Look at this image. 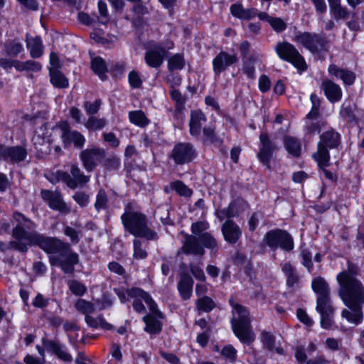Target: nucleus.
Listing matches in <instances>:
<instances>
[{
    "mask_svg": "<svg viewBox=\"0 0 364 364\" xmlns=\"http://www.w3.org/2000/svg\"><path fill=\"white\" fill-rule=\"evenodd\" d=\"M54 130L56 131V134H60L61 136H82L79 132L71 131L70 124L65 121L60 122L57 124Z\"/></svg>",
    "mask_w": 364,
    "mask_h": 364,
    "instance_id": "43",
    "label": "nucleus"
},
{
    "mask_svg": "<svg viewBox=\"0 0 364 364\" xmlns=\"http://www.w3.org/2000/svg\"><path fill=\"white\" fill-rule=\"evenodd\" d=\"M282 271L286 277V285L289 288H291L299 283V276L295 267L290 262L284 263L282 267Z\"/></svg>",
    "mask_w": 364,
    "mask_h": 364,
    "instance_id": "31",
    "label": "nucleus"
},
{
    "mask_svg": "<svg viewBox=\"0 0 364 364\" xmlns=\"http://www.w3.org/2000/svg\"><path fill=\"white\" fill-rule=\"evenodd\" d=\"M321 89L331 102H338L342 97L341 87L331 80H325L321 83Z\"/></svg>",
    "mask_w": 364,
    "mask_h": 364,
    "instance_id": "23",
    "label": "nucleus"
},
{
    "mask_svg": "<svg viewBox=\"0 0 364 364\" xmlns=\"http://www.w3.org/2000/svg\"><path fill=\"white\" fill-rule=\"evenodd\" d=\"M179 277L177 284L178 294L183 301L189 300L193 294V279L187 272H181Z\"/></svg>",
    "mask_w": 364,
    "mask_h": 364,
    "instance_id": "21",
    "label": "nucleus"
},
{
    "mask_svg": "<svg viewBox=\"0 0 364 364\" xmlns=\"http://www.w3.org/2000/svg\"><path fill=\"white\" fill-rule=\"evenodd\" d=\"M296 316L298 320L306 326L310 327L314 324L313 320L309 317L304 309L298 308L296 309Z\"/></svg>",
    "mask_w": 364,
    "mask_h": 364,
    "instance_id": "57",
    "label": "nucleus"
},
{
    "mask_svg": "<svg viewBox=\"0 0 364 364\" xmlns=\"http://www.w3.org/2000/svg\"><path fill=\"white\" fill-rule=\"evenodd\" d=\"M51 83L58 88H65L68 86V80L58 69L50 68Z\"/></svg>",
    "mask_w": 364,
    "mask_h": 364,
    "instance_id": "39",
    "label": "nucleus"
},
{
    "mask_svg": "<svg viewBox=\"0 0 364 364\" xmlns=\"http://www.w3.org/2000/svg\"><path fill=\"white\" fill-rule=\"evenodd\" d=\"M272 28L277 33H281L287 28L286 23L280 18L272 17L269 22Z\"/></svg>",
    "mask_w": 364,
    "mask_h": 364,
    "instance_id": "60",
    "label": "nucleus"
},
{
    "mask_svg": "<svg viewBox=\"0 0 364 364\" xmlns=\"http://www.w3.org/2000/svg\"><path fill=\"white\" fill-rule=\"evenodd\" d=\"M259 151L257 153V158L259 162L267 169L272 168L271 161L274 153L278 150L275 142L271 138H259Z\"/></svg>",
    "mask_w": 364,
    "mask_h": 364,
    "instance_id": "14",
    "label": "nucleus"
},
{
    "mask_svg": "<svg viewBox=\"0 0 364 364\" xmlns=\"http://www.w3.org/2000/svg\"><path fill=\"white\" fill-rule=\"evenodd\" d=\"M274 50L282 60L291 63L300 73L307 69L304 57L292 44L285 41L278 42Z\"/></svg>",
    "mask_w": 364,
    "mask_h": 364,
    "instance_id": "11",
    "label": "nucleus"
},
{
    "mask_svg": "<svg viewBox=\"0 0 364 364\" xmlns=\"http://www.w3.org/2000/svg\"><path fill=\"white\" fill-rule=\"evenodd\" d=\"M259 224V213L254 212L247 220L248 230L250 232H254Z\"/></svg>",
    "mask_w": 364,
    "mask_h": 364,
    "instance_id": "64",
    "label": "nucleus"
},
{
    "mask_svg": "<svg viewBox=\"0 0 364 364\" xmlns=\"http://www.w3.org/2000/svg\"><path fill=\"white\" fill-rule=\"evenodd\" d=\"M328 71L331 75L341 79L346 85L350 86L355 82L356 75L350 70L341 68L332 64L329 65Z\"/></svg>",
    "mask_w": 364,
    "mask_h": 364,
    "instance_id": "22",
    "label": "nucleus"
},
{
    "mask_svg": "<svg viewBox=\"0 0 364 364\" xmlns=\"http://www.w3.org/2000/svg\"><path fill=\"white\" fill-rule=\"evenodd\" d=\"M49 304V299H46L41 293H38L34 298L32 305L38 309H44Z\"/></svg>",
    "mask_w": 364,
    "mask_h": 364,
    "instance_id": "63",
    "label": "nucleus"
},
{
    "mask_svg": "<svg viewBox=\"0 0 364 364\" xmlns=\"http://www.w3.org/2000/svg\"><path fill=\"white\" fill-rule=\"evenodd\" d=\"M185 66V60L181 54H175L168 60V68L170 71L181 70Z\"/></svg>",
    "mask_w": 364,
    "mask_h": 364,
    "instance_id": "49",
    "label": "nucleus"
},
{
    "mask_svg": "<svg viewBox=\"0 0 364 364\" xmlns=\"http://www.w3.org/2000/svg\"><path fill=\"white\" fill-rule=\"evenodd\" d=\"M26 44L28 49L30 50L31 56L33 58H40L43 54V46L41 38L39 36L35 38L29 37L26 35Z\"/></svg>",
    "mask_w": 364,
    "mask_h": 364,
    "instance_id": "32",
    "label": "nucleus"
},
{
    "mask_svg": "<svg viewBox=\"0 0 364 364\" xmlns=\"http://www.w3.org/2000/svg\"><path fill=\"white\" fill-rule=\"evenodd\" d=\"M312 158L317 162L318 168L328 167L330 165L329 150L320 141L317 144V151L312 154Z\"/></svg>",
    "mask_w": 364,
    "mask_h": 364,
    "instance_id": "26",
    "label": "nucleus"
},
{
    "mask_svg": "<svg viewBox=\"0 0 364 364\" xmlns=\"http://www.w3.org/2000/svg\"><path fill=\"white\" fill-rule=\"evenodd\" d=\"M102 166L108 171L118 170L121 165L120 159L116 156H111L109 157L102 159Z\"/></svg>",
    "mask_w": 364,
    "mask_h": 364,
    "instance_id": "50",
    "label": "nucleus"
},
{
    "mask_svg": "<svg viewBox=\"0 0 364 364\" xmlns=\"http://www.w3.org/2000/svg\"><path fill=\"white\" fill-rule=\"evenodd\" d=\"M75 307L77 311L85 316L90 315V314H92L95 311L94 304L83 299H79L76 301Z\"/></svg>",
    "mask_w": 364,
    "mask_h": 364,
    "instance_id": "44",
    "label": "nucleus"
},
{
    "mask_svg": "<svg viewBox=\"0 0 364 364\" xmlns=\"http://www.w3.org/2000/svg\"><path fill=\"white\" fill-rule=\"evenodd\" d=\"M338 296L348 308L364 304V286L352 272L342 271L337 274Z\"/></svg>",
    "mask_w": 364,
    "mask_h": 364,
    "instance_id": "5",
    "label": "nucleus"
},
{
    "mask_svg": "<svg viewBox=\"0 0 364 364\" xmlns=\"http://www.w3.org/2000/svg\"><path fill=\"white\" fill-rule=\"evenodd\" d=\"M105 156V150L96 146L85 149L80 154V159L82 166L87 173L92 172L99 164L102 163Z\"/></svg>",
    "mask_w": 364,
    "mask_h": 364,
    "instance_id": "12",
    "label": "nucleus"
},
{
    "mask_svg": "<svg viewBox=\"0 0 364 364\" xmlns=\"http://www.w3.org/2000/svg\"><path fill=\"white\" fill-rule=\"evenodd\" d=\"M249 206L248 202L242 196H237L228 204L230 211L232 214L235 215V218L238 217L240 213L245 212Z\"/></svg>",
    "mask_w": 364,
    "mask_h": 364,
    "instance_id": "33",
    "label": "nucleus"
},
{
    "mask_svg": "<svg viewBox=\"0 0 364 364\" xmlns=\"http://www.w3.org/2000/svg\"><path fill=\"white\" fill-rule=\"evenodd\" d=\"M224 240L230 245L236 244L242 236V230L232 220H226L221 227Z\"/></svg>",
    "mask_w": 364,
    "mask_h": 364,
    "instance_id": "19",
    "label": "nucleus"
},
{
    "mask_svg": "<svg viewBox=\"0 0 364 364\" xmlns=\"http://www.w3.org/2000/svg\"><path fill=\"white\" fill-rule=\"evenodd\" d=\"M105 125V121L103 119H97L94 117H90L86 123V127L92 130L101 129Z\"/></svg>",
    "mask_w": 364,
    "mask_h": 364,
    "instance_id": "58",
    "label": "nucleus"
},
{
    "mask_svg": "<svg viewBox=\"0 0 364 364\" xmlns=\"http://www.w3.org/2000/svg\"><path fill=\"white\" fill-rule=\"evenodd\" d=\"M237 56L235 54H230L225 51L220 52L213 60V71L215 75H219L228 67L237 63Z\"/></svg>",
    "mask_w": 364,
    "mask_h": 364,
    "instance_id": "17",
    "label": "nucleus"
},
{
    "mask_svg": "<svg viewBox=\"0 0 364 364\" xmlns=\"http://www.w3.org/2000/svg\"><path fill=\"white\" fill-rule=\"evenodd\" d=\"M229 305L238 314V318L231 320L232 329L239 341L247 346H250L255 340V334L251 326L249 312L245 306L235 303L232 298L228 300Z\"/></svg>",
    "mask_w": 364,
    "mask_h": 364,
    "instance_id": "6",
    "label": "nucleus"
},
{
    "mask_svg": "<svg viewBox=\"0 0 364 364\" xmlns=\"http://www.w3.org/2000/svg\"><path fill=\"white\" fill-rule=\"evenodd\" d=\"M133 257L136 259H144L148 257V252L142 248V242L138 238L133 240Z\"/></svg>",
    "mask_w": 364,
    "mask_h": 364,
    "instance_id": "51",
    "label": "nucleus"
},
{
    "mask_svg": "<svg viewBox=\"0 0 364 364\" xmlns=\"http://www.w3.org/2000/svg\"><path fill=\"white\" fill-rule=\"evenodd\" d=\"M73 198L81 208L87 206L90 202L89 196L83 191L76 192Z\"/></svg>",
    "mask_w": 364,
    "mask_h": 364,
    "instance_id": "59",
    "label": "nucleus"
},
{
    "mask_svg": "<svg viewBox=\"0 0 364 364\" xmlns=\"http://www.w3.org/2000/svg\"><path fill=\"white\" fill-rule=\"evenodd\" d=\"M324 125H321L318 122H313L312 121H306V134L315 135L319 134L321 131L322 134L320 136H333L335 132L331 128L324 130Z\"/></svg>",
    "mask_w": 364,
    "mask_h": 364,
    "instance_id": "30",
    "label": "nucleus"
},
{
    "mask_svg": "<svg viewBox=\"0 0 364 364\" xmlns=\"http://www.w3.org/2000/svg\"><path fill=\"white\" fill-rule=\"evenodd\" d=\"M131 291L132 296H139L147 304L150 312L146 315H154L161 319L165 318V314L159 309L157 303L148 291L142 288H133Z\"/></svg>",
    "mask_w": 364,
    "mask_h": 364,
    "instance_id": "18",
    "label": "nucleus"
},
{
    "mask_svg": "<svg viewBox=\"0 0 364 364\" xmlns=\"http://www.w3.org/2000/svg\"><path fill=\"white\" fill-rule=\"evenodd\" d=\"M4 48L6 53L13 57L17 56L23 50L22 44L16 40L6 43Z\"/></svg>",
    "mask_w": 364,
    "mask_h": 364,
    "instance_id": "47",
    "label": "nucleus"
},
{
    "mask_svg": "<svg viewBox=\"0 0 364 364\" xmlns=\"http://www.w3.org/2000/svg\"><path fill=\"white\" fill-rule=\"evenodd\" d=\"M220 354L231 363H235L237 359V350L231 344L224 346L221 349Z\"/></svg>",
    "mask_w": 364,
    "mask_h": 364,
    "instance_id": "48",
    "label": "nucleus"
},
{
    "mask_svg": "<svg viewBox=\"0 0 364 364\" xmlns=\"http://www.w3.org/2000/svg\"><path fill=\"white\" fill-rule=\"evenodd\" d=\"M284 144L287 152L294 157H299L301 154V144L297 138H283Z\"/></svg>",
    "mask_w": 364,
    "mask_h": 364,
    "instance_id": "38",
    "label": "nucleus"
},
{
    "mask_svg": "<svg viewBox=\"0 0 364 364\" xmlns=\"http://www.w3.org/2000/svg\"><path fill=\"white\" fill-rule=\"evenodd\" d=\"M166 55V48L161 45L156 44L146 51L144 60L149 67L159 68L163 64Z\"/></svg>",
    "mask_w": 364,
    "mask_h": 364,
    "instance_id": "16",
    "label": "nucleus"
},
{
    "mask_svg": "<svg viewBox=\"0 0 364 364\" xmlns=\"http://www.w3.org/2000/svg\"><path fill=\"white\" fill-rule=\"evenodd\" d=\"M261 55L253 53L247 58L242 59V71L249 77L254 78L255 68V64L260 62Z\"/></svg>",
    "mask_w": 364,
    "mask_h": 364,
    "instance_id": "28",
    "label": "nucleus"
},
{
    "mask_svg": "<svg viewBox=\"0 0 364 364\" xmlns=\"http://www.w3.org/2000/svg\"><path fill=\"white\" fill-rule=\"evenodd\" d=\"M133 288H138L137 287H132L131 288L124 287H114L113 288L114 293L118 296L121 304H127L132 299V292L131 289Z\"/></svg>",
    "mask_w": 364,
    "mask_h": 364,
    "instance_id": "45",
    "label": "nucleus"
},
{
    "mask_svg": "<svg viewBox=\"0 0 364 364\" xmlns=\"http://www.w3.org/2000/svg\"><path fill=\"white\" fill-rule=\"evenodd\" d=\"M91 68L102 80L107 78V68L105 61L102 58L98 56L93 58L91 60Z\"/></svg>",
    "mask_w": 364,
    "mask_h": 364,
    "instance_id": "37",
    "label": "nucleus"
},
{
    "mask_svg": "<svg viewBox=\"0 0 364 364\" xmlns=\"http://www.w3.org/2000/svg\"><path fill=\"white\" fill-rule=\"evenodd\" d=\"M329 3L330 11L333 15L335 19L346 18L349 12L346 7L341 5V0H328Z\"/></svg>",
    "mask_w": 364,
    "mask_h": 364,
    "instance_id": "35",
    "label": "nucleus"
},
{
    "mask_svg": "<svg viewBox=\"0 0 364 364\" xmlns=\"http://www.w3.org/2000/svg\"><path fill=\"white\" fill-rule=\"evenodd\" d=\"M158 316L154 315H145L142 317V321L145 326L144 331L151 336L159 335L163 330V322Z\"/></svg>",
    "mask_w": 364,
    "mask_h": 364,
    "instance_id": "24",
    "label": "nucleus"
},
{
    "mask_svg": "<svg viewBox=\"0 0 364 364\" xmlns=\"http://www.w3.org/2000/svg\"><path fill=\"white\" fill-rule=\"evenodd\" d=\"M28 155L27 149L22 146H5L0 144V161H4L10 164L23 162Z\"/></svg>",
    "mask_w": 364,
    "mask_h": 364,
    "instance_id": "13",
    "label": "nucleus"
},
{
    "mask_svg": "<svg viewBox=\"0 0 364 364\" xmlns=\"http://www.w3.org/2000/svg\"><path fill=\"white\" fill-rule=\"evenodd\" d=\"M108 197L106 191L101 188L97 193L96 201L95 203V208L99 213L101 210H105L108 205Z\"/></svg>",
    "mask_w": 364,
    "mask_h": 364,
    "instance_id": "46",
    "label": "nucleus"
},
{
    "mask_svg": "<svg viewBox=\"0 0 364 364\" xmlns=\"http://www.w3.org/2000/svg\"><path fill=\"white\" fill-rule=\"evenodd\" d=\"M300 256L301 258V263L306 267L309 272H311L314 268V264L312 262V254L308 248L301 250Z\"/></svg>",
    "mask_w": 364,
    "mask_h": 364,
    "instance_id": "54",
    "label": "nucleus"
},
{
    "mask_svg": "<svg viewBox=\"0 0 364 364\" xmlns=\"http://www.w3.org/2000/svg\"><path fill=\"white\" fill-rule=\"evenodd\" d=\"M159 353L162 358L166 360L170 364H180L181 363L180 358L173 353H168L162 350H159Z\"/></svg>",
    "mask_w": 364,
    "mask_h": 364,
    "instance_id": "62",
    "label": "nucleus"
},
{
    "mask_svg": "<svg viewBox=\"0 0 364 364\" xmlns=\"http://www.w3.org/2000/svg\"><path fill=\"white\" fill-rule=\"evenodd\" d=\"M47 178L53 185L63 182L70 189H75L79 185L87 184L90 181V176L85 175L77 164H72L70 174L63 170H57Z\"/></svg>",
    "mask_w": 364,
    "mask_h": 364,
    "instance_id": "8",
    "label": "nucleus"
},
{
    "mask_svg": "<svg viewBox=\"0 0 364 364\" xmlns=\"http://www.w3.org/2000/svg\"><path fill=\"white\" fill-rule=\"evenodd\" d=\"M70 291L75 296H82L87 291L86 286L77 280L73 279L68 282Z\"/></svg>",
    "mask_w": 364,
    "mask_h": 364,
    "instance_id": "53",
    "label": "nucleus"
},
{
    "mask_svg": "<svg viewBox=\"0 0 364 364\" xmlns=\"http://www.w3.org/2000/svg\"><path fill=\"white\" fill-rule=\"evenodd\" d=\"M311 289L316 296V311L321 317L320 326L323 329L329 330L334 323L335 313L329 285L323 277L318 276L312 279Z\"/></svg>",
    "mask_w": 364,
    "mask_h": 364,
    "instance_id": "4",
    "label": "nucleus"
},
{
    "mask_svg": "<svg viewBox=\"0 0 364 364\" xmlns=\"http://www.w3.org/2000/svg\"><path fill=\"white\" fill-rule=\"evenodd\" d=\"M170 95L171 99L176 102V109L178 110H181L183 108L186 99L183 97L181 92L176 89L173 88L170 92Z\"/></svg>",
    "mask_w": 364,
    "mask_h": 364,
    "instance_id": "55",
    "label": "nucleus"
},
{
    "mask_svg": "<svg viewBox=\"0 0 364 364\" xmlns=\"http://www.w3.org/2000/svg\"><path fill=\"white\" fill-rule=\"evenodd\" d=\"M41 341L48 352L54 354L58 358L64 362H72V355L68 352L63 350V346L58 341L46 338H43Z\"/></svg>",
    "mask_w": 364,
    "mask_h": 364,
    "instance_id": "20",
    "label": "nucleus"
},
{
    "mask_svg": "<svg viewBox=\"0 0 364 364\" xmlns=\"http://www.w3.org/2000/svg\"><path fill=\"white\" fill-rule=\"evenodd\" d=\"M16 70L18 71H23V70H31L34 72H38L41 70V65L36 61L34 60H27L26 62H21L16 63Z\"/></svg>",
    "mask_w": 364,
    "mask_h": 364,
    "instance_id": "52",
    "label": "nucleus"
},
{
    "mask_svg": "<svg viewBox=\"0 0 364 364\" xmlns=\"http://www.w3.org/2000/svg\"><path fill=\"white\" fill-rule=\"evenodd\" d=\"M129 118L132 123L141 127H144L149 123V119L141 110L129 112Z\"/></svg>",
    "mask_w": 364,
    "mask_h": 364,
    "instance_id": "42",
    "label": "nucleus"
},
{
    "mask_svg": "<svg viewBox=\"0 0 364 364\" xmlns=\"http://www.w3.org/2000/svg\"><path fill=\"white\" fill-rule=\"evenodd\" d=\"M208 224L203 221H196L191 224L192 235L185 234L182 251L185 255L203 256L205 249L211 252H217L218 243L215 237L205 230Z\"/></svg>",
    "mask_w": 364,
    "mask_h": 364,
    "instance_id": "3",
    "label": "nucleus"
},
{
    "mask_svg": "<svg viewBox=\"0 0 364 364\" xmlns=\"http://www.w3.org/2000/svg\"><path fill=\"white\" fill-rule=\"evenodd\" d=\"M171 190L174 191L178 196L190 197L193 194V190L188 188L182 181L176 180L170 183Z\"/></svg>",
    "mask_w": 364,
    "mask_h": 364,
    "instance_id": "40",
    "label": "nucleus"
},
{
    "mask_svg": "<svg viewBox=\"0 0 364 364\" xmlns=\"http://www.w3.org/2000/svg\"><path fill=\"white\" fill-rule=\"evenodd\" d=\"M196 308L198 311L211 312L216 306L215 301L209 296L203 295L196 301Z\"/></svg>",
    "mask_w": 364,
    "mask_h": 364,
    "instance_id": "36",
    "label": "nucleus"
},
{
    "mask_svg": "<svg viewBox=\"0 0 364 364\" xmlns=\"http://www.w3.org/2000/svg\"><path fill=\"white\" fill-rule=\"evenodd\" d=\"M356 105L350 102H345L340 112L341 117L348 122H354L357 121Z\"/></svg>",
    "mask_w": 364,
    "mask_h": 364,
    "instance_id": "34",
    "label": "nucleus"
},
{
    "mask_svg": "<svg viewBox=\"0 0 364 364\" xmlns=\"http://www.w3.org/2000/svg\"><path fill=\"white\" fill-rule=\"evenodd\" d=\"M232 16L243 20L251 19L257 16V10L255 9H244L242 4H235L230 6Z\"/></svg>",
    "mask_w": 364,
    "mask_h": 364,
    "instance_id": "29",
    "label": "nucleus"
},
{
    "mask_svg": "<svg viewBox=\"0 0 364 364\" xmlns=\"http://www.w3.org/2000/svg\"><path fill=\"white\" fill-rule=\"evenodd\" d=\"M101 105V100H96L94 102H85L83 105V107L86 112L89 114H96Z\"/></svg>",
    "mask_w": 364,
    "mask_h": 364,
    "instance_id": "61",
    "label": "nucleus"
},
{
    "mask_svg": "<svg viewBox=\"0 0 364 364\" xmlns=\"http://www.w3.org/2000/svg\"><path fill=\"white\" fill-rule=\"evenodd\" d=\"M260 341L264 349L269 352L274 350L276 346V337L272 333L262 331L260 333Z\"/></svg>",
    "mask_w": 364,
    "mask_h": 364,
    "instance_id": "41",
    "label": "nucleus"
},
{
    "mask_svg": "<svg viewBox=\"0 0 364 364\" xmlns=\"http://www.w3.org/2000/svg\"><path fill=\"white\" fill-rule=\"evenodd\" d=\"M362 306L363 305H355L353 307L351 306V308H348L351 311L344 309L341 312V316L343 318H345L348 322L358 325L361 323L363 320Z\"/></svg>",
    "mask_w": 364,
    "mask_h": 364,
    "instance_id": "27",
    "label": "nucleus"
},
{
    "mask_svg": "<svg viewBox=\"0 0 364 364\" xmlns=\"http://www.w3.org/2000/svg\"><path fill=\"white\" fill-rule=\"evenodd\" d=\"M206 117L200 109H195L191 112L189 121L190 132L192 135H199L202 126L205 124Z\"/></svg>",
    "mask_w": 364,
    "mask_h": 364,
    "instance_id": "25",
    "label": "nucleus"
},
{
    "mask_svg": "<svg viewBox=\"0 0 364 364\" xmlns=\"http://www.w3.org/2000/svg\"><path fill=\"white\" fill-rule=\"evenodd\" d=\"M41 196L51 210L61 213H66L69 210L60 191L42 189Z\"/></svg>",
    "mask_w": 364,
    "mask_h": 364,
    "instance_id": "15",
    "label": "nucleus"
},
{
    "mask_svg": "<svg viewBox=\"0 0 364 364\" xmlns=\"http://www.w3.org/2000/svg\"><path fill=\"white\" fill-rule=\"evenodd\" d=\"M133 169H134L133 161H124V170L127 178L132 179L135 183L140 185L142 183V181L139 177H136L134 173H132Z\"/></svg>",
    "mask_w": 364,
    "mask_h": 364,
    "instance_id": "56",
    "label": "nucleus"
},
{
    "mask_svg": "<svg viewBox=\"0 0 364 364\" xmlns=\"http://www.w3.org/2000/svg\"><path fill=\"white\" fill-rule=\"evenodd\" d=\"M294 41L301 44L304 48L314 54L327 52L329 48V41L323 33H310L297 31L294 36Z\"/></svg>",
    "mask_w": 364,
    "mask_h": 364,
    "instance_id": "9",
    "label": "nucleus"
},
{
    "mask_svg": "<svg viewBox=\"0 0 364 364\" xmlns=\"http://www.w3.org/2000/svg\"><path fill=\"white\" fill-rule=\"evenodd\" d=\"M12 218L16 223L12 229L14 240L9 242L11 249L26 253L29 247L36 246L48 255L51 267H59L65 274L73 275L80 262L79 255L73 250L71 245L57 237L47 236L34 231L36 223L24 214L15 210Z\"/></svg>",
    "mask_w": 364,
    "mask_h": 364,
    "instance_id": "1",
    "label": "nucleus"
},
{
    "mask_svg": "<svg viewBox=\"0 0 364 364\" xmlns=\"http://www.w3.org/2000/svg\"><path fill=\"white\" fill-rule=\"evenodd\" d=\"M136 208L135 200L129 201L124 205L120 219L125 232L136 238L156 240L159 238L157 232L149 226L146 215Z\"/></svg>",
    "mask_w": 364,
    "mask_h": 364,
    "instance_id": "2",
    "label": "nucleus"
},
{
    "mask_svg": "<svg viewBox=\"0 0 364 364\" xmlns=\"http://www.w3.org/2000/svg\"><path fill=\"white\" fill-rule=\"evenodd\" d=\"M262 244L275 252L278 249L289 252L294 248L292 235L286 230L276 228L268 230L263 236Z\"/></svg>",
    "mask_w": 364,
    "mask_h": 364,
    "instance_id": "7",
    "label": "nucleus"
},
{
    "mask_svg": "<svg viewBox=\"0 0 364 364\" xmlns=\"http://www.w3.org/2000/svg\"><path fill=\"white\" fill-rule=\"evenodd\" d=\"M197 157V150L190 142L176 143L167 154V159L173 161L175 166L188 165Z\"/></svg>",
    "mask_w": 364,
    "mask_h": 364,
    "instance_id": "10",
    "label": "nucleus"
}]
</instances>
